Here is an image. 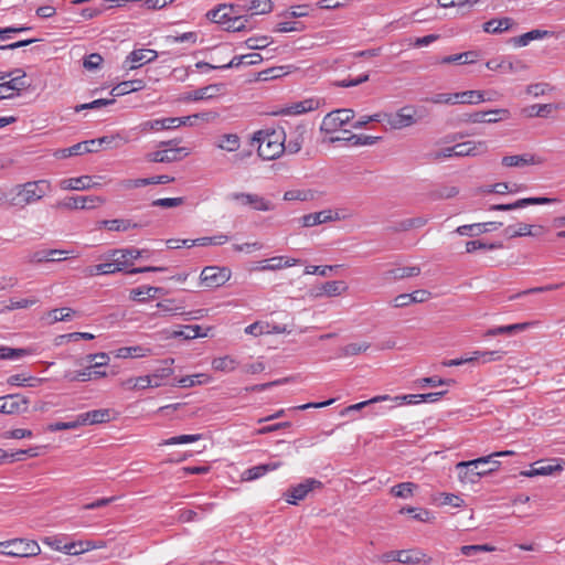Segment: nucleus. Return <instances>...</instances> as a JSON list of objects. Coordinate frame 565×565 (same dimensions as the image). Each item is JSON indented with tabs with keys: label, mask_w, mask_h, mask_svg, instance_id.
<instances>
[{
	"label": "nucleus",
	"mask_w": 565,
	"mask_h": 565,
	"mask_svg": "<svg viewBox=\"0 0 565 565\" xmlns=\"http://www.w3.org/2000/svg\"><path fill=\"white\" fill-rule=\"evenodd\" d=\"M286 139L284 130L265 129L254 132L252 145H258L257 153L263 160H275L286 151Z\"/></svg>",
	"instance_id": "f257e3e1"
},
{
	"label": "nucleus",
	"mask_w": 565,
	"mask_h": 565,
	"mask_svg": "<svg viewBox=\"0 0 565 565\" xmlns=\"http://www.w3.org/2000/svg\"><path fill=\"white\" fill-rule=\"evenodd\" d=\"M49 188L50 184L45 180L30 181L24 184H19L10 191L11 198L9 200V205L24 207L25 205L42 199Z\"/></svg>",
	"instance_id": "f03ea898"
},
{
	"label": "nucleus",
	"mask_w": 565,
	"mask_h": 565,
	"mask_svg": "<svg viewBox=\"0 0 565 565\" xmlns=\"http://www.w3.org/2000/svg\"><path fill=\"white\" fill-rule=\"evenodd\" d=\"M500 461H458L456 471L462 482H477L482 476L499 468Z\"/></svg>",
	"instance_id": "7ed1b4c3"
},
{
	"label": "nucleus",
	"mask_w": 565,
	"mask_h": 565,
	"mask_svg": "<svg viewBox=\"0 0 565 565\" xmlns=\"http://www.w3.org/2000/svg\"><path fill=\"white\" fill-rule=\"evenodd\" d=\"M1 553L11 557H32L41 553L36 541L26 539H13L0 543Z\"/></svg>",
	"instance_id": "20e7f679"
},
{
	"label": "nucleus",
	"mask_w": 565,
	"mask_h": 565,
	"mask_svg": "<svg viewBox=\"0 0 565 565\" xmlns=\"http://www.w3.org/2000/svg\"><path fill=\"white\" fill-rule=\"evenodd\" d=\"M320 488H322L321 481L308 478L296 486H291L282 497L289 504L297 505L300 501L306 499L309 492Z\"/></svg>",
	"instance_id": "39448f33"
},
{
	"label": "nucleus",
	"mask_w": 565,
	"mask_h": 565,
	"mask_svg": "<svg viewBox=\"0 0 565 565\" xmlns=\"http://www.w3.org/2000/svg\"><path fill=\"white\" fill-rule=\"evenodd\" d=\"M354 117V111L349 108L335 109L327 114L321 124V131L332 134L342 128Z\"/></svg>",
	"instance_id": "423d86ee"
},
{
	"label": "nucleus",
	"mask_w": 565,
	"mask_h": 565,
	"mask_svg": "<svg viewBox=\"0 0 565 565\" xmlns=\"http://www.w3.org/2000/svg\"><path fill=\"white\" fill-rule=\"evenodd\" d=\"M231 269L227 267L206 266L200 275L201 282L206 287L216 288L225 285L231 278Z\"/></svg>",
	"instance_id": "0eeeda50"
},
{
	"label": "nucleus",
	"mask_w": 565,
	"mask_h": 565,
	"mask_svg": "<svg viewBox=\"0 0 565 565\" xmlns=\"http://www.w3.org/2000/svg\"><path fill=\"white\" fill-rule=\"evenodd\" d=\"M232 201H236L242 205L250 206L255 211H273L275 205L271 201L255 193L234 192L228 196Z\"/></svg>",
	"instance_id": "6e6552de"
},
{
	"label": "nucleus",
	"mask_w": 565,
	"mask_h": 565,
	"mask_svg": "<svg viewBox=\"0 0 565 565\" xmlns=\"http://www.w3.org/2000/svg\"><path fill=\"white\" fill-rule=\"evenodd\" d=\"M416 109L413 106H405L401 108L395 114H383L382 119H384L387 125H390L393 129H402L409 127L417 122L415 118Z\"/></svg>",
	"instance_id": "1a4fd4ad"
},
{
	"label": "nucleus",
	"mask_w": 565,
	"mask_h": 565,
	"mask_svg": "<svg viewBox=\"0 0 565 565\" xmlns=\"http://www.w3.org/2000/svg\"><path fill=\"white\" fill-rule=\"evenodd\" d=\"M271 0H237L236 3L230 4V10L232 12H250L249 19L254 14H266L271 12L273 10Z\"/></svg>",
	"instance_id": "9d476101"
},
{
	"label": "nucleus",
	"mask_w": 565,
	"mask_h": 565,
	"mask_svg": "<svg viewBox=\"0 0 565 565\" xmlns=\"http://www.w3.org/2000/svg\"><path fill=\"white\" fill-rule=\"evenodd\" d=\"M559 200L556 198H545V196H536V198H523L519 199L513 203L508 204H493L489 207L490 211H513L518 209H523L529 205H541V204H552L558 203Z\"/></svg>",
	"instance_id": "9b49d317"
},
{
	"label": "nucleus",
	"mask_w": 565,
	"mask_h": 565,
	"mask_svg": "<svg viewBox=\"0 0 565 565\" xmlns=\"http://www.w3.org/2000/svg\"><path fill=\"white\" fill-rule=\"evenodd\" d=\"M29 399L20 394H9L0 397V413L20 414L26 412Z\"/></svg>",
	"instance_id": "f8f14e48"
},
{
	"label": "nucleus",
	"mask_w": 565,
	"mask_h": 565,
	"mask_svg": "<svg viewBox=\"0 0 565 565\" xmlns=\"http://www.w3.org/2000/svg\"><path fill=\"white\" fill-rule=\"evenodd\" d=\"M105 203V199L96 195H75L66 198L60 203L61 206L66 209H94Z\"/></svg>",
	"instance_id": "ddd939ff"
},
{
	"label": "nucleus",
	"mask_w": 565,
	"mask_h": 565,
	"mask_svg": "<svg viewBox=\"0 0 565 565\" xmlns=\"http://www.w3.org/2000/svg\"><path fill=\"white\" fill-rule=\"evenodd\" d=\"M189 151L186 148H170L166 150H157L146 156L149 162L171 163L186 157Z\"/></svg>",
	"instance_id": "4468645a"
},
{
	"label": "nucleus",
	"mask_w": 565,
	"mask_h": 565,
	"mask_svg": "<svg viewBox=\"0 0 565 565\" xmlns=\"http://www.w3.org/2000/svg\"><path fill=\"white\" fill-rule=\"evenodd\" d=\"M508 109H494L488 111H475L472 114H466L463 117V121L466 122H488L494 124L502 119L509 118Z\"/></svg>",
	"instance_id": "2eb2a0df"
},
{
	"label": "nucleus",
	"mask_w": 565,
	"mask_h": 565,
	"mask_svg": "<svg viewBox=\"0 0 565 565\" xmlns=\"http://www.w3.org/2000/svg\"><path fill=\"white\" fill-rule=\"evenodd\" d=\"M486 66L490 71H500L502 73H515L525 70V64L520 60L505 58H491L487 62Z\"/></svg>",
	"instance_id": "dca6fc26"
},
{
	"label": "nucleus",
	"mask_w": 565,
	"mask_h": 565,
	"mask_svg": "<svg viewBox=\"0 0 565 565\" xmlns=\"http://www.w3.org/2000/svg\"><path fill=\"white\" fill-rule=\"evenodd\" d=\"M158 57V52L150 49H137L130 52L126 57L125 65L129 64V70H135L146 63H150Z\"/></svg>",
	"instance_id": "f3484780"
},
{
	"label": "nucleus",
	"mask_w": 565,
	"mask_h": 565,
	"mask_svg": "<svg viewBox=\"0 0 565 565\" xmlns=\"http://www.w3.org/2000/svg\"><path fill=\"white\" fill-rule=\"evenodd\" d=\"M182 119L179 117H168L161 119L148 120L141 124L142 131L171 130L182 126Z\"/></svg>",
	"instance_id": "a211bd4d"
},
{
	"label": "nucleus",
	"mask_w": 565,
	"mask_h": 565,
	"mask_svg": "<svg viewBox=\"0 0 565 565\" xmlns=\"http://www.w3.org/2000/svg\"><path fill=\"white\" fill-rule=\"evenodd\" d=\"M543 163V158L531 153L505 156L502 158V164L509 168H520L529 164L539 166Z\"/></svg>",
	"instance_id": "6ab92c4d"
},
{
	"label": "nucleus",
	"mask_w": 565,
	"mask_h": 565,
	"mask_svg": "<svg viewBox=\"0 0 565 565\" xmlns=\"http://www.w3.org/2000/svg\"><path fill=\"white\" fill-rule=\"evenodd\" d=\"M79 426L108 423L110 409L102 408L82 413L77 416Z\"/></svg>",
	"instance_id": "aec40b11"
},
{
	"label": "nucleus",
	"mask_w": 565,
	"mask_h": 565,
	"mask_svg": "<svg viewBox=\"0 0 565 565\" xmlns=\"http://www.w3.org/2000/svg\"><path fill=\"white\" fill-rule=\"evenodd\" d=\"M157 308L163 315H181L186 316L185 320L199 319L202 317V310H198L195 312H185L181 310L182 308L175 305V300L166 299L157 303Z\"/></svg>",
	"instance_id": "412c9836"
},
{
	"label": "nucleus",
	"mask_w": 565,
	"mask_h": 565,
	"mask_svg": "<svg viewBox=\"0 0 565 565\" xmlns=\"http://www.w3.org/2000/svg\"><path fill=\"white\" fill-rule=\"evenodd\" d=\"M333 220H339L338 213L333 215L331 210H323L303 215L301 223L305 227H311Z\"/></svg>",
	"instance_id": "4be33fe9"
},
{
	"label": "nucleus",
	"mask_w": 565,
	"mask_h": 565,
	"mask_svg": "<svg viewBox=\"0 0 565 565\" xmlns=\"http://www.w3.org/2000/svg\"><path fill=\"white\" fill-rule=\"evenodd\" d=\"M306 132V126L297 125L295 129L290 131L289 139L287 140V143H285L286 151L291 154L298 153L303 145Z\"/></svg>",
	"instance_id": "5701e85b"
},
{
	"label": "nucleus",
	"mask_w": 565,
	"mask_h": 565,
	"mask_svg": "<svg viewBox=\"0 0 565 565\" xmlns=\"http://www.w3.org/2000/svg\"><path fill=\"white\" fill-rule=\"evenodd\" d=\"M100 225L109 231L126 232L130 228H139V227H143V226H148L149 222L136 223L128 218H115V220H104L100 222Z\"/></svg>",
	"instance_id": "b1692460"
},
{
	"label": "nucleus",
	"mask_w": 565,
	"mask_h": 565,
	"mask_svg": "<svg viewBox=\"0 0 565 565\" xmlns=\"http://www.w3.org/2000/svg\"><path fill=\"white\" fill-rule=\"evenodd\" d=\"M484 141H465L454 146L456 157L478 156L486 151Z\"/></svg>",
	"instance_id": "393cba45"
},
{
	"label": "nucleus",
	"mask_w": 565,
	"mask_h": 565,
	"mask_svg": "<svg viewBox=\"0 0 565 565\" xmlns=\"http://www.w3.org/2000/svg\"><path fill=\"white\" fill-rule=\"evenodd\" d=\"M497 225H502V223L488 222V223H478L470 225H461L456 228V233L461 236H478L481 233L489 232L494 230Z\"/></svg>",
	"instance_id": "a878e982"
},
{
	"label": "nucleus",
	"mask_w": 565,
	"mask_h": 565,
	"mask_svg": "<svg viewBox=\"0 0 565 565\" xmlns=\"http://www.w3.org/2000/svg\"><path fill=\"white\" fill-rule=\"evenodd\" d=\"M223 88V84H211L205 87L198 88L195 90L190 92L186 96V100H204V99H211L220 94L221 89Z\"/></svg>",
	"instance_id": "bb28decb"
},
{
	"label": "nucleus",
	"mask_w": 565,
	"mask_h": 565,
	"mask_svg": "<svg viewBox=\"0 0 565 565\" xmlns=\"http://www.w3.org/2000/svg\"><path fill=\"white\" fill-rule=\"evenodd\" d=\"M545 231L542 225H529V224H520L519 230H513L512 226H508L504 230V234L510 238L521 237V236H539L543 234Z\"/></svg>",
	"instance_id": "cd10ccee"
},
{
	"label": "nucleus",
	"mask_w": 565,
	"mask_h": 565,
	"mask_svg": "<svg viewBox=\"0 0 565 565\" xmlns=\"http://www.w3.org/2000/svg\"><path fill=\"white\" fill-rule=\"evenodd\" d=\"M484 100H491L490 97H486L481 90H466L461 93H454L455 104H469L476 105Z\"/></svg>",
	"instance_id": "c85d7f7f"
},
{
	"label": "nucleus",
	"mask_w": 565,
	"mask_h": 565,
	"mask_svg": "<svg viewBox=\"0 0 565 565\" xmlns=\"http://www.w3.org/2000/svg\"><path fill=\"white\" fill-rule=\"evenodd\" d=\"M399 554H403L399 559L401 564L415 565L419 563H431V557L427 556L420 550H401Z\"/></svg>",
	"instance_id": "c756f323"
},
{
	"label": "nucleus",
	"mask_w": 565,
	"mask_h": 565,
	"mask_svg": "<svg viewBox=\"0 0 565 565\" xmlns=\"http://www.w3.org/2000/svg\"><path fill=\"white\" fill-rule=\"evenodd\" d=\"M109 143L110 140L108 139V137H102L99 139H92V140H87V141H83V142H78L70 148H66V151H67V154H73V156H79V154H84V153H89V152H96L97 149L96 148H92L89 147V145H103V143Z\"/></svg>",
	"instance_id": "7c9ffc66"
},
{
	"label": "nucleus",
	"mask_w": 565,
	"mask_h": 565,
	"mask_svg": "<svg viewBox=\"0 0 565 565\" xmlns=\"http://www.w3.org/2000/svg\"><path fill=\"white\" fill-rule=\"evenodd\" d=\"M531 326L530 322L514 323L509 326H501L491 328L486 332V337H495V335H512L518 332L526 330Z\"/></svg>",
	"instance_id": "2f4dec72"
},
{
	"label": "nucleus",
	"mask_w": 565,
	"mask_h": 565,
	"mask_svg": "<svg viewBox=\"0 0 565 565\" xmlns=\"http://www.w3.org/2000/svg\"><path fill=\"white\" fill-rule=\"evenodd\" d=\"M106 260L107 262H105V263L97 264V265H94V266H89L87 268L88 275H90V276H94V275H109V274H115V273H119L120 271V267L116 266L114 257H110V253L106 256Z\"/></svg>",
	"instance_id": "473e14b6"
},
{
	"label": "nucleus",
	"mask_w": 565,
	"mask_h": 565,
	"mask_svg": "<svg viewBox=\"0 0 565 565\" xmlns=\"http://www.w3.org/2000/svg\"><path fill=\"white\" fill-rule=\"evenodd\" d=\"M278 466L279 465L275 463V462L255 466L253 468L245 470L242 473V480L243 481L256 480V479L263 477L264 475H266L267 472L276 470L278 468Z\"/></svg>",
	"instance_id": "72a5a7b5"
},
{
	"label": "nucleus",
	"mask_w": 565,
	"mask_h": 565,
	"mask_svg": "<svg viewBox=\"0 0 565 565\" xmlns=\"http://www.w3.org/2000/svg\"><path fill=\"white\" fill-rule=\"evenodd\" d=\"M146 84L142 79H131L119 83L115 86L110 94L113 96H122L132 92L140 90L145 88Z\"/></svg>",
	"instance_id": "f704fd0d"
},
{
	"label": "nucleus",
	"mask_w": 565,
	"mask_h": 565,
	"mask_svg": "<svg viewBox=\"0 0 565 565\" xmlns=\"http://www.w3.org/2000/svg\"><path fill=\"white\" fill-rule=\"evenodd\" d=\"M61 188L64 190H87L90 188H94V184H92V177L89 175H82L78 178H71L63 180L61 182Z\"/></svg>",
	"instance_id": "c9c22d12"
},
{
	"label": "nucleus",
	"mask_w": 565,
	"mask_h": 565,
	"mask_svg": "<svg viewBox=\"0 0 565 565\" xmlns=\"http://www.w3.org/2000/svg\"><path fill=\"white\" fill-rule=\"evenodd\" d=\"M45 446L29 447L25 449H18L15 451H8L0 448V459L13 458L15 456L25 455L31 458L40 457L45 455Z\"/></svg>",
	"instance_id": "e433bc0d"
},
{
	"label": "nucleus",
	"mask_w": 565,
	"mask_h": 565,
	"mask_svg": "<svg viewBox=\"0 0 565 565\" xmlns=\"http://www.w3.org/2000/svg\"><path fill=\"white\" fill-rule=\"evenodd\" d=\"M238 12H232L230 10V4H220L217 8L210 10L206 13V17L210 21L214 23H218L223 26L226 25L227 18L231 17V14H237Z\"/></svg>",
	"instance_id": "4c0bfd02"
},
{
	"label": "nucleus",
	"mask_w": 565,
	"mask_h": 565,
	"mask_svg": "<svg viewBox=\"0 0 565 565\" xmlns=\"http://www.w3.org/2000/svg\"><path fill=\"white\" fill-rule=\"evenodd\" d=\"M513 24L511 18L491 19L483 23V31L487 33L499 34L510 29Z\"/></svg>",
	"instance_id": "58836bf2"
},
{
	"label": "nucleus",
	"mask_w": 565,
	"mask_h": 565,
	"mask_svg": "<svg viewBox=\"0 0 565 565\" xmlns=\"http://www.w3.org/2000/svg\"><path fill=\"white\" fill-rule=\"evenodd\" d=\"M163 289L160 287L141 286L130 291V298L136 301H145L146 299L156 298Z\"/></svg>",
	"instance_id": "ea45409f"
},
{
	"label": "nucleus",
	"mask_w": 565,
	"mask_h": 565,
	"mask_svg": "<svg viewBox=\"0 0 565 565\" xmlns=\"http://www.w3.org/2000/svg\"><path fill=\"white\" fill-rule=\"evenodd\" d=\"M33 353L31 348H9L0 345V360H19Z\"/></svg>",
	"instance_id": "a19ab883"
},
{
	"label": "nucleus",
	"mask_w": 565,
	"mask_h": 565,
	"mask_svg": "<svg viewBox=\"0 0 565 565\" xmlns=\"http://www.w3.org/2000/svg\"><path fill=\"white\" fill-rule=\"evenodd\" d=\"M43 543L51 546L55 551L68 553H75L73 550L75 545L66 542L65 536H47L43 539Z\"/></svg>",
	"instance_id": "79ce46f5"
},
{
	"label": "nucleus",
	"mask_w": 565,
	"mask_h": 565,
	"mask_svg": "<svg viewBox=\"0 0 565 565\" xmlns=\"http://www.w3.org/2000/svg\"><path fill=\"white\" fill-rule=\"evenodd\" d=\"M249 21L248 15H242L239 13L237 14H231L230 18L226 20V25L223 26V30L228 32H241L246 30V23Z\"/></svg>",
	"instance_id": "37998d69"
},
{
	"label": "nucleus",
	"mask_w": 565,
	"mask_h": 565,
	"mask_svg": "<svg viewBox=\"0 0 565 565\" xmlns=\"http://www.w3.org/2000/svg\"><path fill=\"white\" fill-rule=\"evenodd\" d=\"M216 146L222 150L234 152L238 150L241 140L236 134H225L218 138Z\"/></svg>",
	"instance_id": "c03bdc74"
},
{
	"label": "nucleus",
	"mask_w": 565,
	"mask_h": 565,
	"mask_svg": "<svg viewBox=\"0 0 565 565\" xmlns=\"http://www.w3.org/2000/svg\"><path fill=\"white\" fill-rule=\"evenodd\" d=\"M148 352H150L149 349L140 345L122 347L116 350L115 355L118 359L142 358L146 356Z\"/></svg>",
	"instance_id": "a18cd8bd"
},
{
	"label": "nucleus",
	"mask_w": 565,
	"mask_h": 565,
	"mask_svg": "<svg viewBox=\"0 0 565 565\" xmlns=\"http://www.w3.org/2000/svg\"><path fill=\"white\" fill-rule=\"evenodd\" d=\"M110 257H114L117 267H120V271L129 274L130 267L132 266V259L124 252V248L110 250Z\"/></svg>",
	"instance_id": "49530a36"
},
{
	"label": "nucleus",
	"mask_w": 565,
	"mask_h": 565,
	"mask_svg": "<svg viewBox=\"0 0 565 565\" xmlns=\"http://www.w3.org/2000/svg\"><path fill=\"white\" fill-rule=\"evenodd\" d=\"M17 75L12 77L10 81L4 82L6 87L11 92H20L30 86V84L25 81V73L21 70L14 71Z\"/></svg>",
	"instance_id": "de8ad7c7"
},
{
	"label": "nucleus",
	"mask_w": 565,
	"mask_h": 565,
	"mask_svg": "<svg viewBox=\"0 0 565 565\" xmlns=\"http://www.w3.org/2000/svg\"><path fill=\"white\" fill-rule=\"evenodd\" d=\"M546 35H548V31L532 30L520 36L513 38L512 41L516 46H526L531 41L543 39Z\"/></svg>",
	"instance_id": "09e8293b"
},
{
	"label": "nucleus",
	"mask_w": 565,
	"mask_h": 565,
	"mask_svg": "<svg viewBox=\"0 0 565 565\" xmlns=\"http://www.w3.org/2000/svg\"><path fill=\"white\" fill-rule=\"evenodd\" d=\"M209 381L210 377L206 374L200 373L194 375L182 376L175 381L174 385L188 388L196 384L207 383Z\"/></svg>",
	"instance_id": "8fccbe9b"
},
{
	"label": "nucleus",
	"mask_w": 565,
	"mask_h": 565,
	"mask_svg": "<svg viewBox=\"0 0 565 565\" xmlns=\"http://www.w3.org/2000/svg\"><path fill=\"white\" fill-rule=\"evenodd\" d=\"M174 363L173 359H166L163 361V366L157 369L150 377H153V382H160V385L162 384V381L170 377L173 374L172 364Z\"/></svg>",
	"instance_id": "3c124183"
},
{
	"label": "nucleus",
	"mask_w": 565,
	"mask_h": 565,
	"mask_svg": "<svg viewBox=\"0 0 565 565\" xmlns=\"http://www.w3.org/2000/svg\"><path fill=\"white\" fill-rule=\"evenodd\" d=\"M236 365H237L236 361L228 355L215 358L212 361V367L215 371H221V372H232L236 369Z\"/></svg>",
	"instance_id": "603ef678"
},
{
	"label": "nucleus",
	"mask_w": 565,
	"mask_h": 565,
	"mask_svg": "<svg viewBox=\"0 0 565 565\" xmlns=\"http://www.w3.org/2000/svg\"><path fill=\"white\" fill-rule=\"evenodd\" d=\"M476 53L472 51L463 52L460 54H454L445 56L441 60L443 64H450V63H460V64H469L475 62Z\"/></svg>",
	"instance_id": "864d4df0"
},
{
	"label": "nucleus",
	"mask_w": 565,
	"mask_h": 565,
	"mask_svg": "<svg viewBox=\"0 0 565 565\" xmlns=\"http://www.w3.org/2000/svg\"><path fill=\"white\" fill-rule=\"evenodd\" d=\"M557 107L553 104H536L529 108V116L533 117H548Z\"/></svg>",
	"instance_id": "5fc2aeb1"
},
{
	"label": "nucleus",
	"mask_w": 565,
	"mask_h": 565,
	"mask_svg": "<svg viewBox=\"0 0 565 565\" xmlns=\"http://www.w3.org/2000/svg\"><path fill=\"white\" fill-rule=\"evenodd\" d=\"M500 248H503V244L501 242L487 244V243H482L481 241H469L466 243V252L467 253H473L477 249L493 250V249H500Z\"/></svg>",
	"instance_id": "6e6d98bb"
},
{
	"label": "nucleus",
	"mask_w": 565,
	"mask_h": 565,
	"mask_svg": "<svg viewBox=\"0 0 565 565\" xmlns=\"http://www.w3.org/2000/svg\"><path fill=\"white\" fill-rule=\"evenodd\" d=\"M75 315V311L71 308L53 309L49 311L47 317L50 322L54 323L57 321H68Z\"/></svg>",
	"instance_id": "4d7b16f0"
},
{
	"label": "nucleus",
	"mask_w": 565,
	"mask_h": 565,
	"mask_svg": "<svg viewBox=\"0 0 565 565\" xmlns=\"http://www.w3.org/2000/svg\"><path fill=\"white\" fill-rule=\"evenodd\" d=\"M230 237L224 234H220L213 237H200L193 239L190 246H206V245H223L225 244Z\"/></svg>",
	"instance_id": "13d9d810"
},
{
	"label": "nucleus",
	"mask_w": 565,
	"mask_h": 565,
	"mask_svg": "<svg viewBox=\"0 0 565 565\" xmlns=\"http://www.w3.org/2000/svg\"><path fill=\"white\" fill-rule=\"evenodd\" d=\"M563 470V466L557 463L554 466H545L537 469H531L529 471H523L522 475L526 477H534V476H548L556 472H561Z\"/></svg>",
	"instance_id": "bf43d9fd"
},
{
	"label": "nucleus",
	"mask_w": 565,
	"mask_h": 565,
	"mask_svg": "<svg viewBox=\"0 0 565 565\" xmlns=\"http://www.w3.org/2000/svg\"><path fill=\"white\" fill-rule=\"evenodd\" d=\"M70 544L75 545L74 552L76 553H68L70 555H78L84 552L94 550V548H100L104 546L103 542H93V541H78V542H70Z\"/></svg>",
	"instance_id": "052dcab7"
},
{
	"label": "nucleus",
	"mask_w": 565,
	"mask_h": 565,
	"mask_svg": "<svg viewBox=\"0 0 565 565\" xmlns=\"http://www.w3.org/2000/svg\"><path fill=\"white\" fill-rule=\"evenodd\" d=\"M345 289V284L339 280L327 281L322 285V292L326 294L327 296L341 295Z\"/></svg>",
	"instance_id": "680f3d73"
},
{
	"label": "nucleus",
	"mask_w": 565,
	"mask_h": 565,
	"mask_svg": "<svg viewBox=\"0 0 565 565\" xmlns=\"http://www.w3.org/2000/svg\"><path fill=\"white\" fill-rule=\"evenodd\" d=\"M391 274L394 279H403L407 277L418 276L420 274V268L418 266L399 267L391 270Z\"/></svg>",
	"instance_id": "e2e57ef3"
},
{
	"label": "nucleus",
	"mask_w": 565,
	"mask_h": 565,
	"mask_svg": "<svg viewBox=\"0 0 565 565\" xmlns=\"http://www.w3.org/2000/svg\"><path fill=\"white\" fill-rule=\"evenodd\" d=\"M204 334L201 333V327L200 326H185L183 330H178L173 332L174 338H183L186 340L195 339L199 337H203Z\"/></svg>",
	"instance_id": "0e129e2a"
},
{
	"label": "nucleus",
	"mask_w": 565,
	"mask_h": 565,
	"mask_svg": "<svg viewBox=\"0 0 565 565\" xmlns=\"http://www.w3.org/2000/svg\"><path fill=\"white\" fill-rule=\"evenodd\" d=\"M90 369L92 367L89 365V366H87L84 370L67 371L64 374V379L70 381V382H74V381L87 382V381H90Z\"/></svg>",
	"instance_id": "69168bd1"
},
{
	"label": "nucleus",
	"mask_w": 565,
	"mask_h": 565,
	"mask_svg": "<svg viewBox=\"0 0 565 565\" xmlns=\"http://www.w3.org/2000/svg\"><path fill=\"white\" fill-rule=\"evenodd\" d=\"M504 355L503 351L494 350V351H476L471 356H479L478 361L482 363L500 361Z\"/></svg>",
	"instance_id": "338daca9"
},
{
	"label": "nucleus",
	"mask_w": 565,
	"mask_h": 565,
	"mask_svg": "<svg viewBox=\"0 0 565 565\" xmlns=\"http://www.w3.org/2000/svg\"><path fill=\"white\" fill-rule=\"evenodd\" d=\"M415 488L416 484L413 482H402L392 488V493L398 498H408Z\"/></svg>",
	"instance_id": "774afa93"
}]
</instances>
